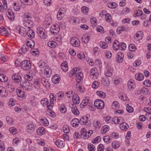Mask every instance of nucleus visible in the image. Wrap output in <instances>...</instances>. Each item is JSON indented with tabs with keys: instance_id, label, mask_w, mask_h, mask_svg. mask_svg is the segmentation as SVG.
Segmentation results:
<instances>
[{
	"instance_id": "31",
	"label": "nucleus",
	"mask_w": 151,
	"mask_h": 151,
	"mask_svg": "<svg viewBox=\"0 0 151 151\" xmlns=\"http://www.w3.org/2000/svg\"><path fill=\"white\" fill-rule=\"evenodd\" d=\"M144 77V75L141 73L136 74L135 75V79L139 81L142 80Z\"/></svg>"
},
{
	"instance_id": "39",
	"label": "nucleus",
	"mask_w": 151,
	"mask_h": 151,
	"mask_svg": "<svg viewBox=\"0 0 151 151\" xmlns=\"http://www.w3.org/2000/svg\"><path fill=\"white\" fill-rule=\"evenodd\" d=\"M7 88L8 90L9 91V92L10 93H12L15 90V88L14 87V86L12 84L10 85H8Z\"/></svg>"
},
{
	"instance_id": "34",
	"label": "nucleus",
	"mask_w": 151,
	"mask_h": 151,
	"mask_svg": "<svg viewBox=\"0 0 151 151\" xmlns=\"http://www.w3.org/2000/svg\"><path fill=\"white\" fill-rule=\"evenodd\" d=\"M8 81L7 77L3 74H0V81L2 82H6Z\"/></svg>"
},
{
	"instance_id": "16",
	"label": "nucleus",
	"mask_w": 151,
	"mask_h": 151,
	"mask_svg": "<svg viewBox=\"0 0 151 151\" xmlns=\"http://www.w3.org/2000/svg\"><path fill=\"white\" fill-rule=\"evenodd\" d=\"M28 50V47L26 45H23L20 50H19V54H24Z\"/></svg>"
},
{
	"instance_id": "43",
	"label": "nucleus",
	"mask_w": 151,
	"mask_h": 151,
	"mask_svg": "<svg viewBox=\"0 0 151 151\" xmlns=\"http://www.w3.org/2000/svg\"><path fill=\"white\" fill-rule=\"evenodd\" d=\"M112 70L111 69L107 70L105 73V75L107 77H110L112 75Z\"/></svg>"
},
{
	"instance_id": "17",
	"label": "nucleus",
	"mask_w": 151,
	"mask_h": 151,
	"mask_svg": "<svg viewBox=\"0 0 151 151\" xmlns=\"http://www.w3.org/2000/svg\"><path fill=\"white\" fill-rule=\"evenodd\" d=\"M123 119L121 117L115 116L113 118L112 121L115 124H119L123 122Z\"/></svg>"
},
{
	"instance_id": "52",
	"label": "nucleus",
	"mask_w": 151,
	"mask_h": 151,
	"mask_svg": "<svg viewBox=\"0 0 151 151\" xmlns=\"http://www.w3.org/2000/svg\"><path fill=\"white\" fill-rule=\"evenodd\" d=\"M103 139L104 141L106 143L110 142V140L111 139L109 135H107L104 136L103 138Z\"/></svg>"
},
{
	"instance_id": "44",
	"label": "nucleus",
	"mask_w": 151,
	"mask_h": 151,
	"mask_svg": "<svg viewBox=\"0 0 151 151\" xmlns=\"http://www.w3.org/2000/svg\"><path fill=\"white\" fill-rule=\"evenodd\" d=\"M41 103L42 105L44 106L45 105L48 104V101L47 99L46 98H44L42 99L41 101Z\"/></svg>"
},
{
	"instance_id": "42",
	"label": "nucleus",
	"mask_w": 151,
	"mask_h": 151,
	"mask_svg": "<svg viewBox=\"0 0 151 151\" xmlns=\"http://www.w3.org/2000/svg\"><path fill=\"white\" fill-rule=\"evenodd\" d=\"M89 36H83L82 38V41L85 43H86L89 40Z\"/></svg>"
},
{
	"instance_id": "28",
	"label": "nucleus",
	"mask_w": 151,
	"mask_h": 151,
	"mask_svg": "<svg viewBox=\"0 0 151 151\" xmlns=\"http://www.w3.org/2000/svg\"><path fill=\"white\" fill-rule=\"evenodd\" d=\"M51 21V19L50 17H47L45 21L44 22V24L45 26L48 27L50 24Z\"/></svg>"
},
{
	"instance_id": "21",
	"label": "nucleus",
	"mask_w": 151,
	"mask_h": 151,
	"mask_svg": "<svg viewBox=\"0 0 151 151\" xmlns=\"http://www.w3.org/2000/svg\"><path fill=\"white\" fill-rule=\"evenodd\" d=\"M28 36L31 38H33L35 35L34 31L32 29H29L28 30L26 33Z\"/></svg>"
},
{
	"instance_id": "51",
	"label": "nucleus",
	"mask_w": 151,
	"mask_h": 151,
	"mask_svg": "<svg viewBox=\"0 0 151 151\" xmlns=\"http://www.w3.org/2000/svg\"><path fill=\"white\" fill-rule=\"evenodd\" d=\"M60 111L62 113H65L66 112L67 109L65 106L63 105H61L60 108Z\"/></svg>"
},
{
	"instance_id": "60",
	"label": "nucleus",
	"mask_w": 151,
	"mask_h": 151,
	"mask_svg": "<svg viewBox=\"0 0 151 151\" xmlns=\"http://www.w3.org/2000/svg\"><path fill=\"white\" fill-rule=\"evenodd\" d=\"M64 93L62 92H58L55 95V97L62 98L64 96Z\"/></svg>"
},
{
	"instance_id": "38",
	"label": "nucleus",
	"mask_w": 151,
	"mask_h": 151,
	"mask_svg": "<svg viewBox=\"0 0 151 151\" xmlns=\"http://www.w3.org/2000/svg\"><path fill=\"white\" fill-rule=\"evenodd\" d=\"M78 68H75L73 69L72 70L69 72V76L70 77H72L73 76L75 75L76 73V72L77 71Z\"/></svg>"
},
{
	"instance_id": "35",
	"label": "nucleus",
	"mask_w": 151,
	"mask_h": 151,
	"mask_svg": "<svg viewBox=\"0 0 151 151\" xmlns=\"http://www.w3.org/2000/svg\"><path fill=\"white\" fill-rule=\"evenodd\" d=\"M81 136H83V138L84 139H87V133H86V129L84 128L81 129Z\"/></svg>"
},
{
	"instance_id": "56",
	"label": "nucleus",
	"mask_w": 151,
	"mask_h": 151,
	"mask_svg": "<svg viewBox=\"0 0 151 151\" xmlns=\"http://www.w3.org/2000/svg\"><path fill=\"white\" fill-rule=\"evenodd\" d=\"M89 9L85 6L82 7L81 8V11L84 14H86L88 11Z\"/></svg>"
},
{
	"instance_id": "22",
	"label": "nucleus",
	"mask_w": 151,
	"mask_h": 151,
	"mask_svg": "<svg viewBox=\"0 0 151 151\" xmlns=\"http://www.w3.org/2000/svg\"><path fill=\"white\" fill-rule=\"evenodd\" d=\"M59 75H55L52 78V80L53 82L55 84L58 83L60 81V78L59 77Z\"/></svg>"
},
{
	"instance_id": "49",
	"label": "nucleus",
	"mask_w": 151,
	"mask_h": 151,
	"mask_svg": "<svg viewBox=\"0 0 151 151\" xmlns=\"http://www.w3.org/2000/svg\"><path fill=\"white\" fill-rule=\"evenodd\" d=\"M105 18L108 22H110L111 21V17L109 14L107 13L105 15Z\"/></svg>"
},
{
	"instance_id": "53",
	"label": "nucleus",
	"mask_w": 151,
	"mask_h": 151,
	"mask_svg": "<svg viewBox=\"0 0 151 151\" xmlns=\"http://www.w3.org/2000/svg\"><path fill=\"white\" fill-rule=\"evenodd\" d=\"M9 130L10 132L13 134H16L17 133V130L14 127H12L10 128Z\"/></svg>"
},
{
	"instance_id": "3",
	"label": "nucleus",
	"mask_w": 151,
	"mask_h": 151,
	"mask_svg": "<svg viewBox=\"0 0 151 151\" xmlns=\"http://www.w3.org/2000/svg\"><path fill=\"white\" fill-rule=\"evenodd\" d=\"M70 44L73 46L79 47L80 45V41L77 37H73L70 40Z\"/></svg>"
},
{
	"instance_id": "26",
	"label": "nucleus",
	"mask_w": 151,
	"mask_h": 151,
	"mask_svg": "<svg viewBox=\"0 0 151 151\" xmlns=\"http://www.w3.org/2000/svg\"><path fill=\"white\" fill-rule=\"evenodd\" d=\"M120 128L122 130H126L128 128V125L126 123L122 122L120 125Z\"/></svg>"
},
{
	"instance_id": "54",
	"label": "nucleus",
	"mask_w": 151,
	"mask_h": 151,
	"mask_svg": "<svg viewBox=\"0 0 151 151\" xmlns=\"http://www.w3.org/2000/svg\"><path fill=\"white\" fill-rule=\"evenodd\" d=\"M147 92V88L145 87H143L140 90L139 92L141 94H145Z\"/></svg>"
},
{
	"instance_id": "27",
	"label": "nucleus",
	"mask_w": 151,
	"mask_h": 151,
	"mask_svg": "<svg viewBox=\"0 0 151 151\" xmlns=\"http://www.w3.org/2000/svg\"><path fill=\"white\" fill-rule=\"evenodd\" d=\"M0 95L2 97H5L8 95V92L4 88L0 90Z\"/></svg>"
},
{
	"instance_id": "55",
	"label": "nucleus",
	"mask_w": 151,
	"mask_h": 151,
	"mask_svg": "<svg viewBox=\"0 0 151 151\" xmlns=\"http://www.w3.org/2000/svg\"><path fill=\"white\" fill-rule=\"evenodd\" d=\"M104 147L103 144H101L98 146L97 150L98 151H103Z\"/></svg>"
},
{
	"instance_id": "40",
	"label": "nucleus",
	"mask_w": 151,
	"mask_h": 151,
	"mask_svg": "<svg viewBox=\"0 0 151 151\" xmlns=\"http://www.w3.org/2000/svg\"><path fill=\"white\" fill-rule=\"evenodd\" d=\"M90 22L93 27H95L97 24V20L96 18L93 17L90 19Z\"/></svg>"
},
{
	"instance_id": "57",
	"label": "nucleus",
	"mask_w": 151,
	"mask_h": 151,
	"mask_svg": "<svg viewBox=\"0 0 151 151\" xmlns=\"http://www.w3.org/2000/svg\"><path fill=\"white\" fill-rule=\"evenodd\" d=\"M143 84L145 86L147 87H150L151 85V82L149 80H147L145 81L144 82Z\"/></svg>"
},
{
	"instance_id": "20",
	"label": "nucleus",
	"mask_w": 151,
	"mask_h": 151,
	"mask_svg": "<svg viewBox=\"0 0 151 151\" xmlns=\"http://www.w3.org/2000/svg\"><path fill=\"white\" fill-rule=\"evenodd\" d=\"M41 82L45 87H50V85L48 81L44 78H43L41 79Z\"/></svg>"
},
{
	"instance_id": "37",
	"label": "nucleus",
	"mask_w": 151,
	"mask_h": 151,
	"mask_svg": "<svg viewBox=\"0 0 151 151\" xmlns=\"http://www.w3.org/2000/svg\"><path fill=\"white\" fill-rule=\"evenodd\" d=\"M57 45L56 42L54 41H49L48 42V45L50 47L54 48Z\"/></svg>"
},
{
	"instance_id": "13",
	"label": "nucleus",
	"mask_w": 151,
	"mask_h": 151,
	"mask_svg": "<svg viewBox=\"0 0 151 151\" xmlns=\"http://www.w3.org/2000/svg\"><path fill=\"white\" fill-rule=\"evenodd\" d=\"M72 100L74 104H78L80 102V98L78 96L76 93L73 94Z\"/></svg>"
},
{
	"instance_id": "4",
	"label": "nucleus",
	"mask_w": 151,
	"mask_h": 151,
	"mask_svg": "<svg viewBox=\"0 0 151 151\" xmlns=\"http://www.w3.org/2000/svg\"><path fill=\"white\" fill-rule=\"evenodd\" d=\"M95 106L99 109L104 108V104L103 101L101 99H97L94 102Z\"/></svg>"
},
{
	"instance_id": "23",
	"label": "nucleus",
	"mask_w": 151,
	"mask_h": 151,
	"mask_svg": "<svg viewBox=\"0 0 151 151\" xmlns=\"http://www.w3.org/2000/svg\"><path fill=\"white\" fill-rule=\"evenodd\" d=\"M18 32L22 36H25L26 35V30L23 27L20 28Z\"/></svg>"
},
{
	"instance_id": "64",
	"label": "nucleus",
	"mask_w": 151,
	"mask_h": 151,
	"mask_svg": "<svg viewBox=\"0 0 151 151\" xmlns=\"http://www.w3.org/2000/svg\"><path fill=\"white\" fill-rule=\"evenodd\" d=\"M20 142V139L17 138H15L13 141V144L17 145L19 142Z\"/></svg>"
},
{
	"instance_id": "32",
	"label": "nucleus",
	"mask_w": 151,
	"mask_h": 151,
	"mask_svg": "<svg viewBox=\"0 0 151 151\" xmlns=\"http://www.w3.org/2000/svg\"><path fill=\"white\" fill-rule=\"evenodd\" d=\"M45 132V129L43 127H40L37 129V134L40 135H42L44 134Z\"/></svg>"
},
{
	"instance_id": "46",
	"label": "nucleus",
	"mask_w": 151,
	"mask_h": 151,
	"mask_svg": "<svg viewBox=\"0 0 151 151\" xmlns=\"http://www.w3.org/2000/svg\"><path fill=\"white\" fill-rule=\"evenodd\" d=\"M99 82L97 81H94L92 85V87L94 88H96L99 86Z\"/></svg>"
},
{
	"instance_id": "29",
	"label": "nucleus",
	"mask_w": 151,
	"mask_h": 151,
	"mask_svg": "<svg viewBox=\"0 0 151 151\" xmlns=\"http://www.w3.org/2000/svg\"><path fill=\"white\" fill-rule=\"evenodd\" d=\"M16 92L18 96L20 97L23 98L25 96L24 91H22L21 90L17 89Z\"/></svg>"
},
{
	"instance_id": "1",
	"label": "nucleus",
	"mask_w": 151,
	"mask_h": 151,
	"mask_svg": "<svg viewBox=\"0 0 151 151\" xmlns=\"http://www.w3.org/2000/svg\"><path fill=\"white\" fill-rule=\"evenodd\" d=\"M20 65L21 66L22 68L24 70H28L31 68V64L29 60H25L20 63Z\"/></svg>"
},
{
	"instance_id": "18",
	"label": "nucleus",
	"mask_w": 151,
	"mask_h": 151,
	"mask_svg": "<svg viewBox=\"0 0 151 151\" xmlns=\"http://www.w3.org/2000/svg\"><path fill=\"white\" fill-rule=\"evenodd\" d=\"M80 123L79 119L77 118H74L70 122V124L73 127H76Z\"/></svg>"
},
{
	"instance_id": "58",
	"label": "nucleus",
	"mask_w": 151,
	"mask_h": 151,
	"mask_svg": "<svg viewBox=\"0 0 151 151\" xmlns=\"http://www.w3.org/2000/svg\"><path fill=\"white\" fill-rule=\"evenodd\" d=\"M30 51L32 55H37L39 53V51L37 49H32Z\"/></svg>"
},
{
	"instance_id": "12",
	"label": "nucleus",
	"mask_w": 151,
	"mask_h": 151,
	"mask_svg": "<svg viewBox=\"0 0 151 151\" xmlns=\"http://www.w3.org/2000/svg\"><path fill=\"white\" fill-rule=\"evenodd\" d=\"M83 75L81 72H79L76 75L75 78L78 83H80L82 80L83 79Z\"/></svg>"
},
{
	"instance_id": "50",
	"label": "nucleus",
	"mask_w": 151,
	"mask_h": 151,
	"mask_svg": "<svg viewBox=\"0 0 151 151\" xmlns=\"http://www.w3.org/2000/svg\"><path fill=\"white\" fill-rule=\"evenodd\" d=\"M108 6L111 9H114L117 6V4L116 3L112 2L111 3H108Z\"/></svg>"
},
{
	"instance_id": "47",
	"label": "nucleus",
	"mask_w": 151,
	"mask_h": 151,
	"mask_svg": "<svg viewBox=\"0 0 151 151\" xmlns=\"http://www.w3.org/2000/svg\"><path fill=\"white\" fill-rule=\"evenodd\" d=\"M129 50L132 52L135 51L136 48V46L133 44H131L129 46Z\"/></svg>"
},
{
	"instance_id": "48",
	"label": "nucleus",
	"mask_w": 151,
	"mask_h": 151,
	"mask_svg": "<svg viewBox=\"0 0 151 151\" xmlns=\"http://www.w3.org/2000/svg\"><path fill=\"white\" fill-rule=\"evenodd\" d=\"M127 111L129 113H132L134 111V109L131 106L129 105L128 104H127Z\"/></svg>"
},
{
	"instance_id": "45",
	"label": "nucleus",
	"mask_w": 151,
	"mask_h": 151,
	"mask_svg": "<svg viewBox=\"0 0 151 151\" xmlns=\"http://www.w3.org/2000/svg\"><path fill=\"white\" fill-rule=\"evenodd\" d=\"M88 149L89 151H94L95 150L94 146L91 144H88Z\"/></svg>"
},
{
	"instance_id": "41",
	"label": "nucleus",
	"mask_w": 151,
	"mask_h": 151,
	"mask_svg": "<svg viewBox=\"0 0 151 151\" xmlns=\"http://www.w3.org/2000/svg\"><path fill=\"white\" fill-rule=\"evenodd\" d=\"M109 130V126L107 125H105L102 128L101 133L103 134H104L106 133Z\"/></svg>"
},
{
	"instance_id": "10",
	"label": "nucleus",
	"mask_w": 151,
	"mask_h": 151,
	"mask_svg": "<svg viewBox=\"0 0 151 151\" xmlns=\"http://www.w3.org/2000/svg\"><path fill=\"white\" fill-rule=\"evenodd\" d=\"M143 36V32L142 31H138L135 34V36L134 37L135 40L139 41L141 40Z\"/></svg>"
},
{
	"instance_id": "36",
	"label": "nucleus",
	"mask_w": 151,
	"mask_h": 151,
	"mask_svg": "<svg viewBox=\"0 0 151 151\" xmlns=\"http://www.w3.org/2000/svg\"><path fill=\"white\" fill-rule=\"evenodd\" d=\"M96 93L98 96L102 98H105L106 96V94L102 91H97Z\"/></svg>"
},
{
	"instance_id": "5",
	"label": "nucleus",
	"mask_w": 151,
	"mask_h": 151,
	"mask_svg": "<svg viewBox=\"0 0 151 151\" xmlns=\"http://www.w3.org/2000/svg\"><path fill=\"white\" fill-rule=\"evenodd\" d=\"M98 74V71L95 68L91 69L90 71V76L92 79H96Z\"/></svg>"
},
{
	"instance_id": "8",
	"label": "nucleus",
	"mask_w": 151,
	"mask_h": 151,
	"mask_svg": "<svg viewBox=\"0 0 151 151\" xmlns=\"http://www.w3.org/2000/svg\"><path fill=\"white\" fill-rule=\"evenodd\" d=\"M12 79L15 83H19L22 80V77L18 73L14 74L12 76Z\"/></svg>"
},
{
	"instance_id": "63",
	"label": "nucleus",
	"mask_w": 151,
	"mask_h": 151,
	"mask_svg": "<svg viewBox=\"0 0 151 151\" xmlns=\"http://www.w3.org/2000/svg\"><path fill=\"white\" fill-rule=\"evenodd\" d=\"M96 30L99 32L103 33L104 31V29L103 27L101 26H98L96 28Z\"/></svg>"
},
{
	"instance_id": "11",
	"label": "nucleus",
	"mask_w": 151,
	"mask_h": 151,
	"mask_svg": "<svg viewBox=\"0 0 151 151\" xmlns=\"http://www.w3.org/2000/svg\"><path fill=\"white\" fill-rule=\"evenodd\" d=\"M61 66L62 70L64 72H66L68 70V68L67 61H63L61 64Z\"/></svg>"
},
{
	"instance_id": "24",
	"label": "nucleus",
	"mask_w": 151,
	"mask_h": 151,
	"mask_svg": "<svg viewBox=\"0 0 151 151\" xmlns=\"http://www.w3.org/2000/svg\"><path fill=\"white\" fill-rule=\"evenodd\" d=\"M35 42L32 40H30L27 42V44L26 45L28 47V49L29 47L30 48H33L35 45Z\"/></svg>"
},
{
	"instance_id": "9",
	"label": "nucleus",
	"mask_w": 151,
	"mask_h": 151,
	"mask_svg": "<svg viewBox=\"0 0 151 151\" xmlns=\"http://www.w3.org/2000/svg\"><path fill=\"white\" fill-rule=\"evenodd\" d=\"M124 55L121 52H119L117 55L116 62L119 63H122L123 60Z\"/></svg>"
},
{
	"instance_id": "2",
	"label": "nucleus",
	"mask_w": 151,
	"mask_h": 151,
	"mask_svg": "<svg viewBox=\"0 0 151 151\" xmlns=\"http://www.w3.org/2000/svg\"><path fill=\"white\" fill-rule=\"evenodd\" d=\"M37 32L38 36L42 39H45L47 37V34L45 29L41 27L37 28Z\"/></svg>"
},
{
	"instance_id": "61",
	"label": "nucleus",
	"mask_w": 151,
	"mask_h": 151,
	"mask_svg": "<svg viewBox=\"0 0 151 151\" xmlns=\"http://www.w3.org/2000/svg\"><path fill=\"white\" fill-rule=\"evenodd\" d=\"M141 62L140 60H137L135 61L133 64V65L134 66L137 67L139 66L141 64Z\"/></svg>"
},
{
	"instance_id": "6",
	"label": "nucleus",
	"mask_w": 151,
	"mask_h": 151,
	"mask_svg": "<svg viewBox=\"0 0 151 151\" xmlns=\"http://www.w3.org/2000/svg\"><path fill=\"white\" fill-rule=\"evenodd\" d=\"M88 118L87 116H82L79 121L81 124H85L86 125L89 126L91 125V123L88 122Z\"/></svg>"
},
{
	"instance_id": "30",
	"label": "nucleus",
	"mask_w": 151,
	"mask_h": 151,
	"mask_svg": "<svg viewBox=\"0 0 151 151\" xmlns=\"http://www.w3.org/2000/svg\"><path fill=\"white\" fill-rule=\"evenodd\" d=\"M88 99L86 98L83 99L80 105V107L83 108V106H86L88 104Z\"/></svg>"
},
{
	"instance_id": "62",
	"label": "nucleus",
	"mask_w": 151,
	"mask_h": 151,
	"mask_svg": "<svg viewBox=\"0 0 151 151\" xmlns=\"http://www.w3.org/2000/svg\"><path fill=\"white\" fill-rule=\"evenodd\" d=\"M125 28L123 26H122L120 27H119L116 30V32L118 34H119L121 32V31H124Z\"/></svg>"
},
{
	"instance_id": "25",
	"label": "nucleus",
	"mask_w": 151,
	"mask_h": 151,
	"mask_svg": "<svg viewBox=\"0 0 151 151\" xmlns=\"http://www.w3.org/2000/svg\"><path fill=\"white\" fill-rule=\"evenodd\" d=\"M33 24L32 21H26L24 23V26L28 28H30L32 27V25Z\"/></svg>"
},
{
	"instance_id": "19",
	"label": "nucleus",
	"mask_w": 151,
	"mask_h": 151,
	"mask_svg": "<svg viewBox=\"0 0 151 151\" xmlns=\"http://www.w3.org/2000/svg\"><path fill=\"white\" fill-rule=\"evenodd\" d=\"M6 14L9 19L12 20H14V14L11 10L10 11L7 12L6 13Z\"/></svg>"
},
{
	"instance_id": "33",
	"label": "nucleus",
	"mask_w": 151,
	"mask_h": 151,
	"mask_svg": "<svg viewBox=\"0 0 151 151\" xmlns=\"http://www.w3.org/2000/svg\"><path fill=\"white\" fill-rule=\"evenodd\" d=\"M41 123L45 126H47L49 125V122L47 119L45 117L41 119Z\"/></svg>"
},
{
	"instance_id": "14",
	"label": "nucleus",
	"mask_w": 151,
	"mask_h": 151,
	"mask_svg": "<svg viewBox=\"0 0 151 151\" xmlns=\"http://www.w3.org/2000/svg\"><path fill=\"white\" fill-rule=\"evenodd\" d=\"M35 127V126L32 123L29 124L28 125L27 127V131L29 133L32 132L34 130Z\"/></svg>"
},
{
	"instance_id": "15",
	"label": "nucleus",
	"mask_w": 151,
	"mask_h": 151,
	"mask_svg": "<svg viewBox=\"0 0 151 151\" xmlns=\"http://www.w3.org/2000/svg\"><path fill=\"white\" fill-rule=\"evenodd\" d=\"M71 111L75 115H78L79 114V111L77 107L74 106V104H72Z\"/></svg>"
},
{
	"instance_id": "59",
	"label": "nucleus",
	"mask_w": 151,
	"mask_h": 151,
	"mask_svg": "<svg viewBox=\"0 0 151 151\" xmlns=\"http://www.w3.org/2000/svg\"><path fill=\"white\" fill-rule=\"evenodd\" d=\"M110 137L112 138L116 139L119 137V134L117 133L113 132L111 134Z\"/></svg>"
},
{
	"instance_id": "7",
	"label": "nucleus",
	"mask_w": 151,
	"mask_h": 151,
	"mask_svg": "<svg viewBox=\"0 0 151 151\" xmlns=\"http://www.w3.org/2000/svg\"><path fill=\"white\" fill-rule=\"evenodd\" d=\"M60 30L59 26L58 24L54 25L53 26H52L50 31L51 32L53 33L54 34L58 33Z\"/></svg>"
}]
</instances>
